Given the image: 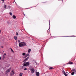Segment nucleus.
Returning a JSON list of instances; mask_svg holds the SVG:
<instances>
[{"instance_id":"nucleus-15","label":"nucleus","mask_w":76,"mask_h":76,"mask_svg":"<svg viewBox=\"0 0 76 76\" xmlns=\"http://www.w3.org/2000/svg\"><path fill=\"white\" fill-rule=\"evenodd\" d=\"M29 68H30V70L32 69H34V68H33V67H32V66H30Z\"/></svg>"},{"instance_id":"nucleus-20","label":"nucleus","mask_w":76,"mask_h":76,"mask_svg":"<svg viewBox=\"0 0 76 76\" xmlns=\"http://www.w3.org/2000/svg\"><path fill=\"white\" fill-rule=\"evenodd\" d=\"M49 69L50 70H51V69H53V67H51L49 68Z\"/></svg>"},{"instance_id":"nucleus-31","label":"nucleus","mask_w":76,"mask_h":76,"mask_svg":"<svg viewBox=\"0 0 76 76\" xmlns=\"http://www.w3.org/2000/svg\"><path fill=\"white\" fill-rule=\"evenodd\" d=\"M18 41H19V40H18Z\"/></svg>"},{"instance_id":"nucleus-13","label":"nucleus","mask_w":76,"mask_h":76,"mask_svg":"<svg viewBox=\"0 0 76 76\" xmlns=\"http://www.w3.org/2000/svg\"><path fill=\"white\" fill-rule=\"evenodd\" d=\"M26 54V53H23L22 55V56H25Z\"/></svg>"},{"instance_id":"nucleus-22","label":"nucleus","mask_w":76,"mask_h":76,"mask_svg":"<svg viewBox=\"0 0 76 76\" xmlns=\"http://www.w3.org/2000/svg\"><path fill=\"white\" fill-rule=\"evenodd\" d=\"M5 58V56H4V57L2 58L3 60H4Z\"/></svg>"},{"instance_id":"nucleus-25","label":"nucleus","mask_w":76,"mask_h":76,"mask_svg":"<svg viewBox=\"0 0 76 76\" xmlns=\"http://www.w3.org/2000/svg\"><path fill=\"white\" fill-rule=\"evenodd\" d=\"M16 35H18V32L16 33Z\"/></svg>"},{"instance_id":"nucleus-30","label":"nucleus","mask_w":76,"mask_h":76,"mask_svg":"<svg viewBox=\"0 0 76 76\" xmlns=\"http://www.w3.org/2000/svg\"><path fill=\"white\" fill-rule=\"evenodd\" d=\"M0 60H1V57L0 56Z\"/></svg>"},{"instance_id":"nucleus-24","label":"nucleus","mask_w":76,"mask_h":76,"mask_svg":"<svg viewBox=\"0 0 76 76\" xmlns=\"http://www.w3.org/2000/svg\"><path fill=\"white\" fill-rule=\"evenodd\" d=\"M6 53H4V54L3 56V57H5V56H6Z\"/></svg>"},{"instance_id":"nucleus-19","label":"nucleus","mask_w":76,"mask_h":76,"mask_svg":"<svg viewBox=\"0 0 76 76\" xmlns=\"http://www.w3.org/2000/svg\"><path fill=\"white\" fill-rule=\"evenodd\" d=\"M31 49H29L28 50V53H30V52H31Z\"/></svg>"},{"instance_id":"nucleus-6","label":"nucleus","mask_w":76,"mask_h":76,"mask_svg":"<svg viewBox=\"0 0 76 76\" xmlns=\"http://www.w3.org/2000/svg\"><path fill=\"white\" fill-rule=\"evenodd\" d=\"M9 7V5H5L4 6V8H5L6 9H7L8 7Z\"/></svg>"},{"instance_id":"nucleus-23","label":"nucleus","mask_w":76,"mask_h":76,"mask_svg":"<svg viewBox=\"0 0 76 76\" xmlns=\"http://www.w3.org/2000/svg\"><path fill=\"white\" fill-rule=\"evenodd\" d=\"M27 70V69L26 68H25L24 69V70Z\"/></svg>"},{"instance_id":"nucleus-1","label":"nucleus","mask_w":76,"mask_h":76,"mask_svg":"<svg viewBox=\"0 0 76 76\" xmlns=\"http://www.w3.org/2000/svg\"><path fill=\"white\" fill-rule=\"evenodd\" d=\"M26 44L25 42H21L19 44V46L20 47H24L26 46Z\"/></svg>"},{"instance_id":"nucleus-5","label":"nucleus","mask_w":76,"mask_h":76,"mask_svg":"<svg viewBox=\"0 0 76 76\" xmlns=\"http://www.w3.org/2000/svg\"><path fill=\"white\" fill-rule=\"evenodd\" d=\"M62 73H63V74H64L65 76H67V74L65 73V72H64V70H63L62 71Z\"/></svg>"},{"instance_id":"nucleus-7","label":"nucleus","mask_w":76,"mask_h":76,"mask_svg":"<svg viewBox=\"0 0 76 76\" xmlns=\"http://www.w3.org/2000/svg\"><path fill=\"white\" fill-rule=\"evenodd\" d=\"M29 57H28L23 62V63L24 62H25L26 61H27V60H28V59H29Z\"/></svg>"},{"instance_id":"nucleus-17","label":"nucleus","mask_w":76,"mask_h":76,"mask_svg":"<svg viewBox=\"0 0 76 76\" xmlns=\"http://www.w3.org/2000/svg\"><path fill=\"white\" fill-rule=\"evenodd\" d=\"M18 38V37H14V39H15V40L16 41V39H17Z\"/></svg>"},{"instance_id":"nucleus-21","label":"nucleus","mask_w":76,"mask_h":76,"mask_svg":"<svg viewBox=\"0 0 76 76\" xmlns=\"http://www.w3.org/2000/svg\"><path fill=\"white\" fill-rule=\"evenodd\" d=\"M10 15H11V16H12V14L11 12H10Z\"/></svg>"},{"instance_id":"nucleus-9","label":"nucleus","mask_w":76,"mask_h":76,"mask_svg":"<svg viewBox=\"0 0 76 76\" xmlns=\"http://www.w3.org/2000/svg\"><path fill=\"white\" fill-rule=\"evenodd\" d=\"M10 69H11V68H10L9 69H8L7 70V72L8 73V72H10Z\"/></svg>"},{"instance_id":"nucleus-27","label":"nucleus","mask_w":76,"mask_h":76,"mask_svg":"<svg viewBox=\"0 0 76 76\" xmlns=\"http://www.w3.org/2000/svg\"><path fill=\"white\" fill-rule=\"evenodd\" d=\"M66 73L68 75V74H69V73H68V72H66Z\"/></svg>"},{"instance_id":"nucleus-14","label":"nucleus","mask_w":76,"mask_h":76,"mask_svg":"<svg viewBox=\"0 0 76 76\" xmlns=\"http://www.w3.org/2000/svg\"><path fill=\"white\" fill-rule=\"evenodd\" d=\"M12 17L13 19H16V18L15 15H13Z\"/></svg>"},{"instance_id":"nucleus-10","label":"nucleus","mask_w":76,"mask_h":76,"mask_svg":"<svg viewBox=\"0 0 76 76\" xmlns=\"http://www.w3.org/2000/svg\"><path fill=\"white\" fill-rule=\"evenodd\" d=\"M36 75L37 76H39V72H37L36 73Z\"/></svg>"},{"instance_id":"nucleus-29","label":"nucleus","mask_w":76,"mask_h":76,"mask_svg":"<svg viewBox=\"0 0 76 76\" xmlns=\"http://www.w3.org/2000/svg\"><path fill=\"white\" fill-rule=\"evenodd\" d=\"M1 32V30L0 31V33Z\"/></svg>"},{"instance_id":"nucleus-18","label":"nucleus","mask_w":76,"mask_h":76,"mask_svg":"<svg viewBox=\"0 0 76 76\" xmlns=\"http://www.w3.org/2000/svg\"><path fill=\"white\" fill-rule=\"evenodd\" d=\"M10 49L11 50V51L12 52V53H14V51H13V49H12V48H10Z\"/></svg>"},{"instance_id":"nucleus-16","label":"nucleus","mask_w":76,"mask_h":76,"mask_svg":"<svg viewBox=\"0 0 76 76\" xmlns=\"http://www.w3.org/2000/svg\"><path fill=\"white\" fill-rule=\"evenodd\" d=\"M22 75H23V73H20V75H19V76H22Z\"/></svg>"},{"instance_id":"nucleus-12","label":"nucleus","mask_w":76,"mask_h":76,"mask_svg":"<svg viewBox=\"0 0 76 76\" xmlns=\"http://www.w3.org/2000/svg\"><path fill=\"white\" fill-rule=\"evenodd\" d=\"M73 62H69V63H68V64H73Z\"/></svg>"},{"instance_id":"nucleus-2","label":"nucleus","mask_w":76,"mask_h":76,"mask_svg":"<svg viewBox=\"0 0 76 76\" xmlns=\"http://www.w3.org/2000/svg\"><path fill=\"white\" fill-rule=\"evenodd\" d=\"M72 72L71 73L72 75H74L75 74H76V70L74 69H72L71 70Z\"/></svg>"},{"instance_id":"nucleus-26","label":"nucleus","mask_w":76,"mask_h":76,"mask_svg":"<svg viewBox=\"0 0 76 76\" xmlns=\"http://www.w3.org/2000/svg\"><path fill=\"white\" fill-rule=\"evenodd\" d=\"M2 1H3V2H4V0H1Z\"/></svg>"},{"instance_id":"nucleus-4","label":"nucleus","mask_w":76,"mask_h":76,"mask_svg":"<svg viewBox=\"0 0 76 76\" xmlns=\"http://www.w3.org/2000/svg\"><path fill=\"white\" fill-rule=\"evenodd\" d=\"M10 75L11 76L14 75H15V72H14V71L13 70L12 71L10 72Z\"/></svg>"},{"instance_id":"nucleus-3","label":"nucleus","mask_w":76,"mask_h":76,"mask_svg":"<svg viewBox=\"0 0 76 76\" xmlns=\"http://www.w3.org/2000/svg\"><path fill=\"white\" fill-rule=\"evenodd\" d=\"M29 62H27L24 64L23 66H29Z\"/></svg>"},{"instance_id":"nucleus-28","label":"nucleus","mask_w":76,"mask_h":76,"mask_svg":"<svg viewBox=\"0 0 76 76\" xmlns=\"http://www.w3.org/2000/svg\"><path fill=\"white\" fill-rule=\"evenodd\" d=\"M2 48H3V46H1Z\"/></svg>"},{"instance_id":"nucleus-8","label":"nucleus","mask_w":76,"mask_h":76,"mask_svg":"<svg viewBox=\"0 0 76 76\" xmlns=\"http://www.w3.org/2000/svg\"><path fill=\"white\" fill-rule=\"evenodd\" d=\"M31 72V73H34V72H35V69H34V68H32L30 70Z\"/></svg>"},{"instance_id":"nucleus-11","label":"nucleus","mask_w":76,"mask_h":76,"mask_svg":"<svg viewBox=\"0 0 76 76\" xmlns=\"http://www.w3.org/2000/svg\"><path fill=\"white\" fill-rule=\"evenodd\" d=\"M28 56H29V54L28 53L26 55V56H25V57H24V58H26V57H28Z\"/></svg>"}]
</instances>
